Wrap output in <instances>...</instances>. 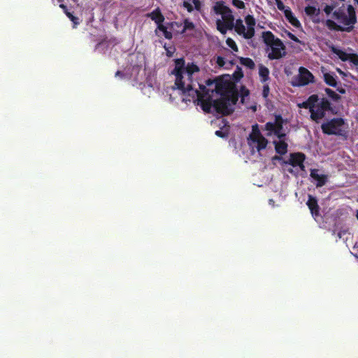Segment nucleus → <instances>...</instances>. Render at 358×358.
Returning <instances> with one entry per match:
<instances>
[{"instance_id":"11","label":"nucleus","mask_w":358,"mask_h":358,"mask_svg":"<svg viewBox=\"0 0 358 358\" xmlns=\"http://www.w3.org/2000/svg\"><path fill=\"white\" fill-rule=\"evenodd\" d=\"M213 99L212 94H210V92L206 96H201V99L198 100V104H200L203 110L206 113H210L211 108L213 107Z\"/></svg>"},{"instance_id":"56","label":"nucleus","mask_w":358,"mask_h":358,"mask_svg":"<svg viewBox=\"0 0 358 358\" xmlns=\"http://www.w3.org/2000/svg\"><path fill=\"white\" fill-rule=\"evenodd\" d=\"M288 171L289 173H292V171H293L292 169H289Z\"/></svg>"},{"instance_id":"39","label":"nucleus","mask_w":358,"mask_h":358,"mask_svg":"<svg viewBox=\"0 0 358 358\" xmlns=\"http://www.w3.org/2000/svg\"><path fill=\"white\" fill-rule=\"evenodd\" d=\"M348 60L355 66H358V55L357 54H350Z\"/></svg>"},{"instance_id":"4","label":"nucleus","mask_w":358,"mask_h":358,"mask_svg":"<svg viewBox=\"0 0 358 358\" xmlns=\"http://www.w3.org/2000/svg\"><path fill=\"white\" fill-rule=\"evenodd\" d=\"M236 102V99L231 95L222 96L213 101V108L216 113L222 115H229L233 113L234 109L231 106Z\"/></svg>"},{"instance_id":"26","label":"nucleus","mask_w":358,"mask_h":358,"mask_svg":"<svg viewBox=\"0 0 358 358\" xmlns=\"http://www.w3.org/2000/svg\"><path fill=\"white\" fill-rule=\"evenodd\" d=\"M253 143H257L256 148L258 152L265 149L268 145V140L264 136H261L257 140H255Z\"/></svg>"},{"instance_id":"33","label":"nucleus","mask_w":358,"mask_h":358,"mask_svg":"<svg viewBox=\"0 0 358 358\" xmlns=\"http://www.w3.org/2000/svg\"><path fill=\"white\" fill-rule=\"evenodd\" d=\"M324 91L326 94L328 95V96L330 97L334 101H338L341 99L339 94L336 93L334 90H332L330 88H326Z\"/></svg>"},{"instance_id":"20","label":"nucleus","mask_w":358,"mask_h":358,"mask_svg":"<svg viewBox=\"0 0 358 358\" xmlns=\"http://www.w3.org/2000/svg\"><path fill=\"white\" fill-rule=\"evenodd\" d=\"M213 10L217 15H224L225 13H229L230 8L224 5L222 1H217L213 6Z\"/></svg>"},{"instance_id":"18","label":"nucleus","mask_w":358,"mask_h":358,"mask_svg":"<svg viewBox=\"0 0 358 358\" xmlns=\"http://www.w3.org/2000/svg\"><path fill=\"white\" fill-rule=\"evenodd\" d=\"M147 17L153 20L156 24L163 22L165 20L164 16L162 15L159 8H157L151 13H148Z\"/></svg>"},{"instance_id":"40","label":"nucleus","mask_w":358,"mask_h":358,"mask_svg":"<svg viewBox=\"0 0 358 358\" xmlns=\"http://www.w3.org/2000/svg\"><path fill=\"white\" fill-rule=\"evenodd\" d=\"M215 134L217 136L224 138L228 136L229 131H223L222 130H217Z\"/></svg>"},{"instance_id":"7","label":"nucleus","mask_w":358,"mask_h":358,"mask_svg":"<svg viewBox=\"0 0 358 358\" xmlns=\"http://www.w3.org/2000/svg\"><path fill=\"white\" fill-rule=\"evenodd\" d=\"M185 62L184 58H179L175 59V68L171 71V74L176 76L175 85L176 89L184 88L183 73L185 70Z\"/></svg>"},{"instance_id":"46","label":"nucleus","mask_w":358,"mask_h":358,"mask_svg":"<svg viewBox=\"0 0 358 358\" xmlns=\"http://www.w3.org/2000/svg\"><path fill=\"white\" fill-rule=\"evenodd\" d=\"M275 3L278 10H283L285 12V10L286 8L283 2L281 0H275Z\"/></svg>"},{"instance_id":"13","label":"nucleus","mask_w":358,"mask_h":358,"mask_svg":"<svg viewBox=\"0 0 358 358\" xmlns=\"http://www.w3.org/2000/svg\"><path fill=\"white\" fill-rule=\"evenodd\" d=\"M245 22L247 24V31L245 39H250L255 36V26L256 24L255 19L252 15H248L245 17Z\"/></svg>"},{"instance_id":"58","label":"nucleus","mask_w":358,"mask_h":358,"mask_svg":"<svg viewBox=\"0 0 358 358\" xmlns=\"http://www.w3.org/2000/svg\"><path fill=\"white\" fill-rule=\"evenodd\" d=\"M355 1L358 5V0H355Z\"/></svg>"},{"instance_id":"10","label":"nucleus","mask_w":358,"mask_h":358,"mask_svg":"<svg viewBox=\"0 0 358 358\" xmlns=\"http://www.w3.org/2000/svg\"><path fill=\"white\" fill-rule=\"evenodd\" d=\"M210 94L213 95L215 92L221 95V96L231 95L229 94V83L227 80H224L221 78H217L215 87L213 89H210Z\"/></svg>"},{"instance_id":"45","label":"nucleus","mask_w":358,"mask_h":358,"mask_svg":"<svg viewBox=\"0 0 358 358\" xmlns=\"http://www.w3.org/2000/svg\"><path fill=\"white\" fill-rule=\"evenodd\" d=\"M162 23L163 22H160L159 24H157V27L155 29L156 34H157V31L158 30L160 31H162L163 34L164 33V31H167V28Z\"/></svg>"},{"instance_id":"16","label":"nucleus","mask_w":358,"mask_h":358,"mask_svg":"<svg viewBox=\"0 0 358 358\" xmlns=\"http://www.w3.org/2000/svg\"><path fill=\"white\" fill-rule=\"evenodd\" d=\"M319 101V96L317 94L310 95L306 101L299 103L298 106L299 108L308 109L309 111L313 108H316V103Z\"/></svg>"},{"instance_id":"42","label":"nucleus","mask_w":358,"mask_h":358,"mask_svg":"<svg viewBox=\"0 0 358 358\" xmlns=\"http://www.w3.org/2000/svg\"><path fill=\"white\" fill-rule=\"evenodd\" d=\"M285 33H286L287 36L289 37V38H290L291 40H292L296 43H301V41L292 33H291L288 31H285Z\"/></svg>"},{"instance_id":"23","label":"nucleus","mask_w":358,"mask_h":358,"mask_svg":"<svg viewBox=\"0 0 358 358\" xmlns=\"http://www.w3.org/2000/svg\"><path fill=\"white\" fill-rule=\"evenodd\" d=\"M324 80L329 86L335 87L337 85L336 76L333 73H325L324 74Z\"/></svg>"},{"instance_id":"29","label":"nucleus","mask_w":358,"mask_h":358,"mask_svg":"<svg viewBox=\"0 0 358 358\" xmlns=\"http://www.w3.org/2000/svg\"><path fill=\"white\" fill-rule=\"evenodd\" d=\"M240 63L246 66L250 69H254L255 67V64L253 60L249 57H240L239 59Z\"/></svg>"},{"instance_id":"22","label":"nucleus","mask_w":358,"mask_h":358,"mask_svg":"<svg viewBox=\"0 0 358 358\" xmlns=\"http://www.w3.org/2000/svg\"><path fill=\"white\" fill-rule=\"evenodd\" d=\"M234 29L238 35L242 36L244 38H245L247 29H245V27L243 24V20L239 18L236 20Z\"/></svg>"},{"instance_id":"19","label":"nucleus","mask_w":358,"mask_h":358,"mask_svg":"<svg viewBox=\"0 0 358 358\" xmlns=\"http://www.w3.org/2000/svg\"><path fill=\"white\" fill-rule=\"evenodd\" d=\"M285 17L288 20V22L293 25L294 27L299 28L301 27V23L299 20L294 15L289 8H287L285 10Z\"/></svg>"},{"instance_id":"8","label":"nucleus","mask_w":358,"mask_h":358,"mask_svg":"<svg viewBox=\"0 0 358 358\" xmlns=\"http://www.w3.org/2000/svg\"><path fill=\"white\" fill-rule=\"evenodd\" d=\"M222 20H217L216 27L217 29L222 34H225L227 30H232L234 27V16L232 14V11L230 9L229 13H225L222 15Z\"/></svg>"},{"instance_id":"6","label":"nucleus","mask_w":358,"mask_h":358,"mask_svg":"<svg viewBox=\"0 0 358 358\" xmlns=\"http://www.w3.org/2000/svg\"><path fill=\"white\" fill-rule=\"evenodd\" d=\"M315 83V77L306 68L301 66L299 69V74L293 78L291 83L294 87H303L310 83Z\"/></svg>"},{"instance_id":"24","label":"nucleus","mask_w":358,"mask_h":358,"mask_svg":"<svg viewBox=\"0 0 358 358\" xmlns=\"http://www.w3.org/2000/svg\"><path fill=\"white\" fill-rule=\"evenodd\" d=\"M259 75L261 78V81L265 83L269 80V70L267 67L261 64L259 67Z\"/></svg>"},{"instance_id":"50","label":"nucleus","mask_w":358,"mask_h":358,"mask_svg":"<svg viewBox=\"0 0 358 358\" xmlns=\"http://www.w3.org/2000/svg\"><path fill=\"white\" fill-rule=\"evenodd\" d=\"M337 91L341 93V94H345V90L343 87H339V88H337Z\"/></svg>"},{"instance_id":"21","label":"nucleus","mask_w":358,"mask_h":358,"mask_svg":"<svg viewBox=\"0 0 358 358\" xmlns=\"http://www.w3.org/2000/svg\"><path fill=\"white\" fill-rule=\"evenodd\" d=\"M182 1L183 7L185 8L189 13L192 12L194 10V7L190 3L191 1L194 3L196 10H199L201 8V2L199 0H182Z\"/></svg>"},{"instance_id":"47","label":"nucleus","mask_w":358,"mask_h":358,"mask_svg":"<svg viewBox=\"0 0 358 358\" xmlns=\"http://www.w3.org/2000/svg\"><path fill=\"white\" fill-rule=\"evenodd\" d=\"M216 63L220 67L224 66L225 64L224 58L221 56H218L216 59Z\"/></svg>"},{"instance_id":"17","label":"nucleus","mask_w":358,"mask_h":358,"mask_svg":"<svg viewBox=\"0 0 358 358\" xmlns=\"http://www.w3.org/2000/svg\"><path fill=\"white\" fill-rule=\"evenodd\" d=\"M285 138L279 139L278 141H273V144L275 145V150L278 154H279L280 155H283L286 154L287 152L288 145L285 141Z\"/></svg>"},{"instance_id":"31","label":"nucleus","mask_w":358,"mask_h":358,"mask_svg":"<svg viewBox=\"0 0 358 358\" xmlns=\"http://www.w3.org/2000/svg\"><path fill=\"white\" fill-rule=\"evenodd\" d=\"M304 11L308 16L316 15L318 16L320 14V9L316 8L313 6H308L305 8Z\"/></svg>"},{"instance_id":"55","label":"nucleus","mask_w":358,"mask_h":358,"mask_svg":"<svg viewBox=\"0 0 358 358\" xmlns=\"http://www.w3.org/2000/svg\"><path fill=\"white\" fill-rule=\"evenodd\" d=\"M313 21H314L315 22H320L319 19H317V20H313Z\"/></svg>"},{"instance_id":"52","label":"nucleus","mask_w":358,"mask_h":358,"mask_svg":"<svg viewBox=\"0 0 358 358\" xmlns=\"http://www.w3.org/2000/svg\"><path fill=\"white\" fill-rule=\"evenodd\" d=\"M60 6V8H62L63 9V10H64V13H65V10H66V11L68 10V8H67V6H65V5H64V4H60V6Z\"/></svg>"},{"instance_id":"35","label":"nucleus","mask_w":358,"mask_h":358,"mask_svg":"<svg viewBox=\"0 0 358 358\" xmlns=\"http://www.w3.org/2000/svg\"><path fill=\"white\" fill-rule=\"evenodd\" d=\"M227 45L231 48L234 52L238 51V48L236 42L231 38H227L226 40Z\"/></svg>"},{"instance_id":"15","label":"nucleus","mask_w":358,"mask_h":358,"mask_svg":"<svg viewBox=\"0 0 358 358\" xmlns=\"http://www.w3.org/2000/svg\"><path fill=\"white\" fill-rule=\"evenodd\" d=\"M306 205L310 210V213L315 218L320 215V207L317 203V200L312 195H308V199Z\"/></svg>"},{"instance_id":"51","label":"nucleus","mask_w":358,"mask_h":358,"mask_svg":"<svg viewBox=\"0 0 358 358\" xmlns=\"http://www.w3.org/2000/svg\"><path fill=\"white\" fill-rule=\"evenodd\" d=\"M115 76H124V74L122 71H117L116 73H115Z\"/></svg>"},{"instance_id":"1","label":"nucleus","mask_w":358,"mask_h":358,"mask_svg":"<svg viewBox=\"0 0 358 358\" xmlns=\"http://www.w3.org/2000/svg\"><path fill=\"white\" fill-rule=\"evenodd\" d=\"M326 15H331V19L325 22L327 27L334 31L350 33L357 22L355 8L351 4H346L345 0H331L324 6Z\"/></svg>"},{"instance_id":"36","label":"nucleus","mask_w":358,"mask_h":358,"mask_svg":"<svg viewBox=\"0 0 358 358\" xmlns=\"http://www.w3.org/2000/svg\"><path fill=\"white\" fill-rule=\"evenodd\" d=\"M232 4H233V6H234L235 7H236L238 8H240V9L245 8V3L241 0H232Z\"/></svg>"},{"instance_id":"57","label":"nucleus","mask_w":358,"mask_h":358,"mask_svg":"<svg viewBox=\"0 0 358 358\" xmlns=\"http://www.w3.org/2000/svg\"><path fill=\"white\" fill-rule=\"evenodd\" d=\"M356 217H357V218L358 220V210L357 211Z\"/></svg>"},{"instance_id":"53","label":"nucleus","mask_w":358,"mask_h":358,"mask_svg":"<svg viewBox=\"0 0 358 358\" xmlns=\"http://www.w3.org/2000/svg\"><path fill=\"white\" fill-rule=\"evenodd\" d=\"M299 167L300 168V169L301 171H304V169H305V166H304L303 163H301V165H299Z\"/></svg>"},{"instance_id":"5","label":"nucleus","mask_w":358,"mask_h":358,"mask_svg":"<svg viewBox=\"0 0 358 358\" xmlns=\"http://www.w3.org/2000/svg\"><path fill=\"white\" fill-rule=\"evenodd\" d=\"M285 122V120L280 115H275L273 122H268L264 125V129L268 131L266 136H270L274 134L279 139L285 138L286 133L283 131V124Z\"/></svg>"},{"instance_id":"30","label":"nucleus","mask_w":358,"mask_h":358,"mask_svg":"<svg viewBox=\"0 0 358 358\" xmlns=\"http://www.w3.org/2000/svg\"><path fill=\"white\" fill-rule=\"evenodd\" d=\"M261 136H263L258 128V125L256 124L252 126V131L250 134V139L251 141H254L255 140L260 138Z\"/></svg>"},{"instance_id":"41","label":"nucleus","mask_w":358,"mask_h":358,"mask_svg":"<svg viewBox=\"0 0 358 358\" xmlns=\"http://www.w3.org/2000/svg\"><path fill=\"white\" fill-rule=\"evenodd\" d=\"M270 92V88L268 84H266L263 86L262 90V96L264 98L266 99L268 96Z\"/></svg>"},{"instance_id":"32","label":"nucleus","mask_w":358,"mask_h":358,"mask_svg":"<svg viewBox=\"0 0 358 358\" xmlns=\"http://www.w3.org/2000/svg\"><path fill=\"white\" fill-rule=\"evenodd\" d=\"M318 104L320 105V107L322 108V109L323 110H325L327 111L332 110L330 101L326 98H322Z\"/></svg>"},{"instance_id":"37","label":"nucleus","mask_w":358,"mask_h":358,"mask_svg":"<svg viewBox=\"0 0 358 358\" xmlns=\"http://www.w3.org/2000/svg\"><path fill=\"white\" fill-rule=\"evenodd\" d=\"M164 48L166 50V55L169 57H171L173 56L176 49L174 47H167L166 46V44L165 43L164 45Z\"/></svg>"},{"instance_id":"54","label":"nucleus","mask_w":358,"mask_h":358,"mask_svg":"<svg viewBox=\"0 0 358 358\" xmlns=\"http://www.w3.org/2000/svg\"><path fill=\"white\" fill-rule=\"evenodd\" d=\"M273 159H274L280 160V159H281V157L275 155V156L273 157Z\"/></svg>"},{"instance_id":"14","label":"nucleus","mask_w":358,"mask_h":358,"mask_svg":"<svg viewBox=\"0 0 358 358\" xmlns=\"http://www.w3.org/2000/svg\"><path fill=\"white\" fill-rule=\"evenodd\" d=\"M319 170L317 169H313L310 170V177L315 180L317 183V187L324 186L327 182V176L324 174H319Z\"/></svg>"},{"instance_id":"27","label":"nucleus","mask_w":358,"mask_h":358,"mask_svg":"<svg viewBox=\"0 0 358 358\" xmlns=\"http://www.w3.org/2000/svg\"><path fill=\"white\" fill-rule=\"evenodd\" d=\"M310 113L311 120L315 122H319V121L325 116L324 112L316 111L315 108H313L312 110H310Z\"/></svg>"},{"instance_id":"12","label":"nucleus","mask_w":358,"mask_h":358,"mask_svg":"<svg viewBox=\"0 0 358 358\" xmlns=\"http://www.w3.org/2000/svg\"><path fill=\"white\" fill-rule=\"evenodd\" d=\"M306 159V155L302 152L291 153L289 161L285 162V164H289L293 167L299 166L303 163Z\"/></svg>"},{"instance_id":"25","label":"nucleus","mask_w":358,"mask_h":358,"mask_svg":"<svg viewBox=\"0 0 358 358\" xmlns=\"http://www.w3.org/2000/svg\"><path fill=\"white\" fill-rule=\"evenodd\" d=\"M331 50L332 51V52L336 54L342 61L346 62L349 59L350 54H348L347 52L343 51L342 50H340L334 46H332L331 48Z\"/></svg>"},{"instance_id":"43","label":"nucleus","mask_w":358,"mask_h":358,"mask_svg":"<svg viewBox=\"0 0 358 358\" xmlns=\"http://www.w3.org/2000/svg\"><path fill=\"white\" fill-rule=\"evenodd\" d=\"M216 81H217V78L213 79H213H208L205 82V83H206L205 86L206 87L207 89H210V87L211 86H213V85L215 86V84Z\"/></svg>"},{"instance_id":"34","label":"nucleus","mask_w":358,"mask_h":358,"mask_svg":"<svg viewBox=\"0 0 358 358\" xmlns=\"http://www.w3.org/2000/svg\"><path fill=\"white\" fill-rule=\"evenodd\" d=\"M195 26L194 23L189 21L188 19L184 20V26L180 34H184L187 30H193Z\"/></svg>"},{"instance_id":"9","label":"nucleus","mask_w":358,"mask_h":358,"mask_svg":"<svg viewBox=\"0 0 358 358\" xmlns=\"http://www.w3.org/2000/svg\"><path fill=\"white\" fill-rule=\"evenodd\" d=\"M199 86L201 91L194 89L191 85L185 87V84L183 89L178 90L182 92L183 95L189 96L193 100L196 99L198 101L201 96H206L210 92V89H207L204 85L199 84Z\"/></svg>"},{"instance_id":"48","label":"nucleus","mask_w":358,"mask_h":358,"mask_svg":"<svg viewBox=\"0 0 358 358\" xmlns=\"http://www.w3.org/2000/svg\"><path fill=\"white\" fill-rule=\"evenodd\" d=\"M163 34L166 39L171 40L173 38L172 33L168 30L164 31Z\"/></svg>"},{"instance_id":"28","label":"nucleus","mask_w":358,"mask_h":358,"mask_svg":"<svg viewBox=\"0 0 358 358\" xmlns=\"http://www.w3.org/2000/svg\"><path fill=\"white\" fill-rule=\"evenodd\" d=\"M185 71L189 76H192L194 73L199 72L200 69L196 64L192 62L187 64Z\"/></svg>"},{"instance_id":"38","label":"nucleus","mask_w":358,"mask_h":358,"mask_svg":"<svg viewBox=\"0 0 358 358\" xmlns=\"http://www.w3.org/2000/svg\"><path fill=\"white\" fill-rule=\"evenodd\" d=\"M65 14L74 24L78 23V18L74 16L71 13L69 12L68 10H65Z\"/></svg>"},{"instance_id":"49","label":"nucleus","mask_w":358,"mask_h":358,"mask_svg":"<svg viewBox=\"0 0 358 358\" xmlns=\"http://www.w3.org/2000/svg\"><path fill=\"white\" fill-rule=\"evenodd\" d=\"M316 111H320V112H324L326 114L327 110L322 109V108L320 107V105L317 104V108H315Z\"/></svg>"},{"instance_id":"3","label":"nucleus","mask_w":358,"mask_h":358,"mask_svg":"<svg viewBox=\"0 0 358 358\" xmlns=\"http://www.w3.org/2000/svg\"><path fill=\"white\" fill-rule=\"evenodd\" d=\"M345 121L342 117H334L321 125V129L324 134L345 136L347 131L343 127Z\"/></svg>"},{"instance_id":"2","label":"nucleus","mask_w":358,"mask_h":358,"mask_svg":"<svg viewBox=\"0 0 358 358\" xmlns=\"http://www.w3.org/2000/svg\"><path fill=\"white\" fill-rule=\"evenodd\" d=\"M262 36L264 43L271 47V52L268 54L269 59H279L285 56V45L282 41L280 38H276L271 31H263Z\"/></svg>"},{"instance_id":"44","label":"nucleus","mask_w":358,"mask_h":358,"mask_svg":"<svg viewBox=\"0 0 358 358\" xmlns=\"http://www.w3.org/2000/svg\"><path fill=\"white\" fill-rule=\"evenodd\" d=\"M162 23L163 22H160L159 24H157V27L155 29L156 34H157V31L158 30L160 31H162L163 34L164 33V31H167V28Z\"/></svg>"}]
</instances>
